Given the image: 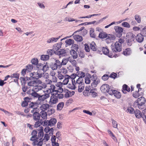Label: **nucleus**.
<instances>
[{
	"instance_id": "nucleus-31",
	"label": "nucleus",
	"mask_w": 146,
	"mask_h": 146,
	"mask_svg": "<svg viewBox=\"0 0 146 146\" xmlns=\"http://www.w3.org/2000/svg\"><path fill=\"white\" fill-rule=\"evenodd\" d=\"M69 77H70V76L68 75H65L64 76V79L63 80L62 82L63 85H65L67 84L69 82Z\"/></svg>"
},
{
	"instance_id": "nucleus-26",
	"label": "nucleus",
	"mask_w": 146,
	"mask_h": 146,
	"mask_svg": "<svg viewBox=\"0 0 146 146\" xmlns=\"http://www.w3.org/2000/svg\"><path fill=\"white\" fill-rule=\"evenodd\" d=\"M70 53L73 59H76L77 58L78 56V54L75 50L73 49H71L70 50Z\"/></svg>"
},
{
	"instance_id": "nucleus-43",
	"label": "nucleus",
	"mask_w": 146,
	"mask_h": 146,
	"mask_svg": "<svg viewBox=\"0 0 146 146\" xmlns=\"http://www.w3.org/2000/svg\"><path fill=\"white\" fill-rule=\"evenodd\" d=\"M84 84L79 85L78 86V92H81L84 90Z\"/></svg>"
},
{
	"instance_id": "nucleus-20",
	"label": "nucleus",
	"mask_w": 146,
	"mask_h": 146,
	"mask_svg": "<svg viewBox=\"0 0 146 146\" xmlns=\"http://www.w3.org/2000/svg\"><path fill=\"white\" fill-rule=\"evenodd\" d=\"M132 53V50L130 48H127L124 50L123 54L125 56H129Z\"/></svg>"
},
{
	"instance_id": "nucleus-54",
	"label": "nucleus",
	"mask_w": 146,
	"mask_h": 146,
	"mask_svg": "<svg viewBox=\"0 0 146 146\" xmlns=\"http://www.w3.org/2000/svg\"><path fill=\"white\" fill-rule=\"evenodd\" d=\"M49 120H45L44 121H42V125L43 126H46L48 127L49 126Z\"/></svg>"
},
{
	"instance_id": "nucleus-57",
	"label": "nucleus",
	"mask_w": 146,
	"mask_h": 146,
	"mask_svg": "<svg viewBox=\"0 0 146 146\" xmlns=\"http://www.w3.org/2000/svg\"><path fill=\"white\" fill-rule=\"evenodd\" d=\"M31 62L32 64H38V60L37 58H36L32 59L31 60Z\"/></svg>"
},
{
	"instance_id": "nucleus-16",
	"label": "nucleus",
	"mask_w": 146,
	"mask_h": 146,
	"mask_svg": "<svg viewBox=\"0 0 146 146\" xmlns=\"http://www.w3.org/2000/svg\"><path fill=\"white\" fill-rule=\"evenodd\" d=\"M116 37L113 35H109L107 37L106 39V41L107 43H110L113 42V40H115Z\"/></svg>"
},
{
	"instance_id": "nucleus-18",
	"label": "nucleus",
	"mask_w": 146,
	"mask_h": 146,
	"mask_svg": "<svg viewBox=\"0 0 146 146\" xmlns=\"http://www.w3.org/2000/svg\"><path fill=\"white\" fill-rule=\"evenodd\" d=\"M40 115L38 112L35 111L33 114V119L35 121H37L40 120Z\"/></svg>"
},
{
	"instance_id": "nucleus-30",
	"label": "nucleus",
	"mask_w": 146,
	"mask_h": 146,
	"mask_svg": "<svg viewBox=\"0 0 146 146\" xmlns=\"http://www.w3.org/2000/svg\"><path fill=\"white\" fill-rule=\"evenodd\" d=\"M98 36L100 38H104L107 37L108 35L106 33L104 32H102L100 33Z\"/></svg>"
},
{
	"instance_id": "nucleus-9",
	"label": "nucleus",
	"mask_w": 146,
	"mask_h": 146,
	"mask_svg": "<svg viewBox=\"0 0 146 146\" xmlns=\"http://www.w3.org/2000/svg\"><path fill=\"white\" fill-rule=\"evenodd\" d=\"M114 29L115 32L119 37L121 36L122 33L123 32V29L121 27L118 26H115L114 27Z\"/></svg>"
},
{
	"instance_id": "nucleus-39",
	"label": "nucleus",
	"mask_w": 146,
	"mask_h": 146,
	"mask_svg": "<svg viewBox=\"0 0 146 146\" xmlns=\"http://www.w3.org/2000/svg\"><path fill=\"white\" fill-rule=\"evenodd\" d=\"M49 57L48 55H42L41 56L40 59L43 60H47L49 59Z\"/></svg>"
},
{
	"instance_id": "nucleus-28",
	"label": "nucleus",
	"mask_w": 146,
	"mask_h": 146,
	"mask_svg": "<svg viewBox=\"0 0 146 146\" xmlns=\"http://www.w3.org/2000/svg\"><path fill=\"white\" fill-rule=\"evenodd\" d=\"M36 138L37 137H35L33 136H32L30 139L31 141H33L32 144L34 146H36V145L37 142H38V139Z\"/></svg>"
},
{
	"instance_id": "nucleus-13",
	"label": "nucleus",
	"mask_w": 146,
	"mask_h": 146,
	"mask_svg": "<svg viewBox=\"0 0 146 146\" xmlns=\"http://www.w3.org/2000/svg\"><path fill=\"white\" fill-rule=\"evenodd\" d=\"M102 51L103 53L108 56L112 58L113 57L112 54L111 53H109V49L107 47H103L102 48Z\"/></svg>"
},
{
	"instance_id": "nucleus-14",
	"label": "nucleus",
	"mask_w": 146,
	"mask_h": 146,
	"mask_svg": "<svg viewBox=\"0 0 146 146\" xmlns=\"http://www.w3.org/2000/svg\"><path fill=\"white\" fill-rule=\"evenodd\" d=\"M145 102L146 100L145 98L143 97H141L138 98L137 100L134 103L144 105L145 103Z\"/></svg>"
},
{
	"instance_id": "nucleus-61",
	"label": "nucleus",
	"mask_w": 146,
	"mask_h": 146,
	"mask_svg": "<svg viewBox=\"0 0 146 146\" xmlns=\"http://www.w3.org/2000/svg\"><path fill=\"white\" fill-rule=\"evenodd\" d=\"M117 74L116 73L113 72L109 76V77L115 79L117 77Z\"/></svg>"
},
{
	"instance_id": "nucleus-56",
	"label": "nucleus",
	"mask_w": 146,
	"mask_h": 146,
	"mask_svg": "<svg viewBox=\"0 0 146 146\" xmlns=\"http://www.w3.org/2000/svg\"><path fill=\"white\" fill-rule=\"evenodd\" d=\"M72 49H73L74 50H75L77 51L78 49V45L76 44H73L72 45Z\"/></svg>"
},
{
	"instance_id": "nucleus-41",
	"label": "nucleus",
	"mask_w": 146,
	"mask_h": 146,
	"mask_svg": "<svg viewBox=\"0 0 146 146\" xmlns=\"http://www.w3.org/2000/svg\"><path fill=\"white\" fill-rule=\"evenodd\" d=\"M76 82L79 85H82V84H84L83 79H82L81 77L79 78L76 80Z\"/></svg>"
},
{
	"instance_id": "nucleus-4",
	"label": "nucleus",
	"mask_w": 146,
	"mask_h": 146,
	"mask_svg": "<svg viewBox=\"0 0 146 146\" xmlns=\"http://www.w3.org/2000/svg\"><path fill=\"white\" fill-rule=\"evenodd\" d=\"M41 84V85H36L34 87H33L32 91L38 92L42 89L45 88L46 87V85L45 83H43Z\"/></svg>"
},
{
	"instance_id": "nucleus-60",
	"label": "nucleus",
	"mask_w": 146,
	"mask_h": 146,
	"mask_svg": "<svg viewBox=\"0 0 146 146\" xmlns=\"http://www.w3.org/2000/svg\"><path fill=\"white\" fill-rule=\"evenodd\" d=\"M50 138V136L48 135V134H46L45 135L43 139H42L43 140H44V141H46L48 140Z\"/></svg>"
},
{
	"instance_id": "nucleus-47",
	"label": "nucleus",
	"mask_w": 146,
	"mask_h": 146,
	"mask_svg": "<svg viewBox=\"0 0 146 146\" xmlns=\"http://www.w3.org/2000/svg\"><path fill=\"white\" fill-rule=\"evenodd\" d=\"M64 92L66 93L64 94V97L66 98H67L71 97L70 94H69L68 92V90L67 89H64Z\"/></svg>"
},
{
	"instance_id": "nucleus-40",
	"label": "nucleus",
	"mask_w": 146,
	"mask_h": 146,
	"mask_svg": "<svg viewBox=\"0 0 146 146\" xmlns=\"http://www.w3.org/2000/svg\"><path fill=\"white\" fill-rule=\"evenodd\" d=\"M85 76V73L84 72L81 71L78 72L77 76L78 77H81V78L83 79V78Z\"/></svg>"
},
{
	"instance_id": "nucleus-12",
	"label": "nucleus",
	"mask_w": 146,
	"mask_h": 146,
	"mask_svg": "<svg viewBox=\"0 0 146 146\" xmlns=\"http://www.w3.org/2000/svg\"><path fill=\"white\" fill-rule=\"evenodd\" d=\"M135 38V36L133 35L131 36L128 37V39L127 40V44L129 46H131L132 44L134 42V40Z\"/></svg>"
},
{
	"instance_id": "nucleus-58",
	"label": "nucleus",
	"mask_w": 146,
	"mask_h": 146,
	"mask_svg": "<svg viewBox=\"0 0 146 146\" xmlns=\"http://www.w3.org/2000/svg\"><path fill=\"white\" fill-rule=\"evenodd\" d=\"M68 61H69L70 62L72 63V64H76V61L74 60L73 58L72 59L71 57H70L68 58Z\"/></svg>"
},
{
	"instance_id": "nucleus-25",
	"label": "nucleus",
	"mask_w": 146,
	"mask_h": 146,
	"mask_svg": "<svg viewBox=\"0 0 146 146\" xmlns=\"http://www.w3.org/2000/svg\"><path fill=\"white\" fill-rule=\"evenodd\" d=\"M135 117L138 118H140L142 117L143 114H142L141 112L139 110H136L134 111Z\"/></svg>"
},
{
	"instance_id": "nucleus-7",
	"label": "nucleus",
	"mask_w": 146,
	"mask_h": 146,
	"mask_svg": "<svg viewBox=\"0 0 146 146\" xmlns=\"http://www.w3.org/2000/svg\"><path fill=\"white\" fill-rule=\"evenodd\" d=\"M49 90H46V92H47V93H45L44 94L41 95H40V98H39L40 104L41 102H43L44 100L48 98L50 96V93L51 92V90H49L50 92L48 93Z\"/></svg>"
},
{
	"instance_id": "nucleus-6",
	"label": "nucleus",
	"mask_w": 146,
	"mask_h": 146,
	"mask_svg": "<svg viewBox=\"0 0 146 146\" xmlns=\"http://www.w3.org/2000/svg\"><path fill=\"white\" fill-rule=\"evenodd\" d=\"M40 104V103L37 102H31L29 105V108H32L33 109L31 111V113H34L35 111V110H36L37 109V107H38V105Z\"/></svg>"
},
{
	"instance_id": "nucleus-1",
	"label": "nucleus",
	"mask_w": 146,
	"mask_h": 146,
	"mask_svg": "<svg viewBox=\"0 0 146 146\" xmlns=\"http://www.w3.org/2000/svg\"><path fill=\"white\" fill-rule=\"evenodd\" d=\"M124 41L123 38H119L118 41L113 43L111 46L112 51L114 52L121 51L122 48V44Z\"/></svg>"
},
{
	"instance_id": "nucleus-42",
	"label": "nucleus",
	"mask_w": 146,
	"mask_h": 146,
	"mask_svg": "<svg viewBox=\"0 0 146 146\" xmlns=\"http://www.w3.org/2000/svg\"><path fill=\"white\" fill-rule=\"evenodd\" d=\"M90 36L94 38L96 37V35L94 33V29L93 28H91L90 31Z\"/></svg>"
},
{
	"instance_id": "nucleus-15",
	"label": "nucleus",
	"mask_w": 146,
	"mask_h": 146,
	"mask_svg": "<svg viewBox=\"0 0 146 146\" xmlns=\"http://www.w3.org/2000/svg\"><path fill=\"white\" fill-rule=\"evenodd\" d=\"M33 64H28L26 67V69L27 70V71L29 72L31 71L33 68H35V66H34L32 65ZM41 64H33L34 66H36V68H38L39 66H41Z\"/></svg>"
},
{
	"instance_id": "nucleus-46",
	"label": "nucleus",
	"mask_w": 146,
	"mask_h": 146,
	"mask_svg": "<svg viewBox=\"0 0 146 146\" xmlns=\"http://www.w3.org/2000/svg\"><path fill=\"white\" fill-rule=\"evenodd\" d=\"M68 88L71 90H75L76 88V86L73 84H69L67 86Z\"/></svg>"
},
{
	"instance_id": "nucleus-2",
	"label": "nucleus",
	"mask_w": 146,
	"mask_h": 146,
	"mask_svg": "<svg viewBox=\"0 0 146 146\" xmlns=\"http://www.w3.org/2000/svg\"><path fill=\"white\" fill-rule=\"evenodd\" d=\"M42 71L41 69H39L37 72L31 73L30 74L31 78L35 80H39V79L42 77V74L41 72Z\"/></svg>"
},
{
	"instance_id": "nucleus-23",
	"label": "nucleus",
	"mask_w": 146,
	"mask_h": 146,
	"mask_svg": "<svg viewBox=\"0 0 146 146\" xmlns=\"http://www.w3.org/2000/svg\"><path fill=\"white\" fill-rule=\"evenodd\" d=\"M62 44V42H60L54 45L53 47V49L56 52L61 48Z\"/></svg>"
},
{
	"instance_id": "nucleus-11",
	"label": "nucleus",
	"mask_w": 146,
	"mask_h": 146,
	"mask_svg": "<svg viewBox=\"0 0 146 146\" xmlns=\"http://www.w3.org/2000/svg\"><path fill=\"white\" fill-rule=\"evenodd\" d=\"M110 95H112L113 94L117 98L119 99L121 97L120 93L117 90H112L111 91H110Z\"/></svg>"
},
{
	"instance_id": "nucleus-10",
	"label": "nucleus",
	"mask_w": 146,
	"mask_h": 146,
	"mask_svg": "<svg viewBox=\"0 0 146 146\" xmlns=\"http://www.w3.org/2000/svg\"><path fill=\"white\" fill-rule=\"evenodd\" d=\"M52 96L50 97V99L49 101V103L50 104H56L58 101L57 98L55 97L54 94H51Z\"/></svg>"
},
{
	"instance_id": "nucleus-44",
	"label": "nucleus",
	"mask_w": 146,
	"mask_h": 146,
	"mask_svg": "<svg viewBox=\"0 0 146 146\" xmlns=\"http://www.w3.org/2000/svg\"><path fill=\"white\" fill-rule=\"evenodd\" d=\"M20 80L22 84V85H25L26 83V81L25 78L20 77Z\"/></svg>"
},
{
	"instance_id": "nucleus-21",
	"label": "nucleus",
	"mask_w": 146,
	"mask_h": 146,
	"mask_svg": "<svg viewBox=\"0 0 146 146\" xmlns=\"http://www.w3.org/2000/svg\"><path fill=\"white\" fill-rule=\"evenodd\" d=\"M135 38L137 41L139 43L141 42L144 40V37L141 33L138 34Z\"/></svg>"
},
{
	"instance_id": "nucleus-22",
	"label": "nucleus",
	"mask_w": 146,
	"mask_h": 146,
	"mask_svg": "<svg viewBox=\"0 0 146 146\" xmlns=\"http://www.w3.org/2000/svg\"><path fill=\"white\" fill-rule=\"evenodd\" d=\"M54 130L53 128H50L48 127H46L44 129L45 132L46 133L49 132V134L50 136L53 135V134Z\"/></svg>"
},
{
	"instance_id": "nucleus-49",
	"label": "nucleus",
	"mask_w": 146,
	"mask_h": 146,
	"mask_svg": "<svg viewBox=\"0 0 146 146\" xmlns=\"http://www.w3.org/2000/svg\"><path fill=\"white\" fill-rule=\"evenodd\" d=\"M65 42L66 44L69 45H71L72 44H73L74 42V40L72 39H69L67 40Z\"/></svg>"
},
{
	"instance_id": "nucleus-17",
	"label": "nucleus",
	"mask_w": 146,
	"mask_h": 146,
	"mask_svg": "<svg viewBox=\"0 0 146 146\" xmlns=\"http://www.w3.org/2000/svg\"><path fill=\"white\" fill-rule=\"evenodd\" d=\"M31 94V96L37 99V101L36 102H40L39 98H40V95L37 93V92L33 91Z\"/></svg>"
},
{
	"instance_id": "nucleus-19",
	"label": "nucleus",
	"mask_w": 146,
	"mask_h": 146,
	"mask_svg": "<svg viewBox=\"0 0 146 146\" xmlns=\"http://www.w3.org/2000/svg\"><path fill=\"white\" fill-rule=\"evenodd\" d=\"M77 31L74 32L72 35H73V37L74 39L76 41L78 42H81L83 40V38L82 36L78 35H75L74 34L77 32Z\"/></svg>"
},
{
	"instance_id": "nucleus-51",
	"label": "nucleus",
	"mask_w": 146,
	"mask_h": 146,
	"mask_svg": "<svg viewBox=\"0 0 146 146\" xmlns=\"http://www.w3.org/2000/svg\"><path fill=\"white\" fill-rule=\"evenodd\" d=\"M19 75L20 74L19 73H14L11 75V77L12 78H16L19 79Z\"/></svg>"
},
{
	"instance_id": "nucleus-48",
	"label": "nucleus",
	"mask_w": 146,
	"mask_h": 146,
	"mask_svg": "<svg viewBox=\"0 0 146 146\" xmlns=\"http://www.w3.org/2000/svg\"><path fill=\"white\" fill-rule=\"evenodd\" d=\"M49 105L47 104H43L42 106V109L44 110H47L49 109Z\"/></svg>"
},
{
	"instance_id": "nucleus-35",
	"label": "nucleus",
	"mask_w": 146,
	"mask_h": 146,
	"mask_svg": "<svg viewBox=\"0 0 146 146\" xmlns=\"http://www.w3.org/2000/svg\"><path fill=\"white\" fill-rule=\"evenodd\" d=\"M91 49L93 51H96L97 50L96 45L94 42H92L90 44Z\"/></svg>"
},
{
	"instance_id": "nucleus-45",
	"label": "nucleus",
	"mask_w": 146,
	"mask_h": 146,
	"mask_svg": "<svg viewBox=\"0 0 146 146\" xmlns=\"http://www.w3.org/2000/svg\"><path fill=\"white\" fill-rule=\"evenodd\" d=\"M56 53V52L54 50L52 49H49L47 51V54L49 55H52L54 54L55 53Z\"/></svg>"
},
{
	"instance_id": "nucleus-36",
	"label": "nucleus",
	"mask_w": 146,
	"mask_h": 146,
	"mask_svg": "<svg viewBox=\"0 0 146 146\" xmlns=\"http://www.w3.org/2000/svg\"><path fill=\"white\" fill-rule=\"evenodd\" d=\"M55 97L57 98V99H62L64 97L63 94L61 93H58V92H56V93H53Z\"/></svg>"
},
{
	"instance_id": "nucleus-33",
	"label": "nucleus",
	"mask_w": 146,
	"mask_h": 146,
	"mask_svg": "<svg viewBox=\"0 0 146 146\" xmlns=\"http://www.w3.org/2000/svg\"><path fill=\"white\" fill-rule=\"evenodd\" d=\"M81 32V34L83 36L85 35L87 33V31L84 29V27H82L80 29H79L77 31V32H80L82 31Z\"/></svg>"
},
{
	"instance_id": "nucleus-38",
	"label": "nucleus",
	"mask_w": 146,
	"mask_h": 146,
	"mask_svg": "<svg viewBox=\"0 0 146 146\" xmlns=\"http://www.w3.org/2000/svg\"><path fill=\"white\" fill-rule=\"evenodd\" d=\"M35 124L34 125V127H37L40 126L41 125H42V120L40 119V120L36 121Z\"/></svg>"
},
{
	"instance_id": "nucleus-8",
	"label": "nucleus",
	"mask_w": 146,
	"mask_h": 146,
	"mask_svg": "<svg viewBox=\"0 0 146 146\" xmlns=\"http://www.w3.org/2000/svg\"><path fill=\"white\" fill-rule=\"evenodd\" d=\"M38 131V135L37 137V138L38 139H39L40 141H43L42 140V138L44 136V132H43V129L42 127H40L39 128Z\"/></svg>"
},
{
	"instance_id": "nucleus-52",
	"label": "nucleus",
	"mask_w": 146,
	"mask_h": 146,
	"mask_svg": "<svg viewBox=\"0 0 146 146\" xmlns=\"http://www.w3.org/2000/svg\"><path fill=\"white\" fill-rule=\"evenodd\" d=\"M109 77V75L108 74H104L102 78V79L104 81H105L107 80Z\"/></svg>"
},
{
	"instance_id": "nucleus-53",
	"label": "nucleus",
	"mask_w": 146,
	"mask_h": 146,
	"mask_svg": "<svg viewBox=\"0 0 146 146\" xmlns=\"http://www.w3.org/2000/svg\"><path fill=\"white\" fill-rule=\"evenodd\" d=\"M121 25L122 26L125 27L129 28L130 27V25L127 22H123Z\"/></svg>"
},
{
	"instance_id": "nucleus-55",
	"label": "nucleus",
	"mask_w": 146,
	"mask_h": 146,
	"mask_svg": "<svg viewBox=\"0 0 146 146\" xmlns=\"http://www.w3.org/2000/svg\"><path fill=\"white\" fill-rule=\"evenodd\" d=\"M48 114L49 115H52L55 112V110L53 108L51 109H48Z\"/></svg>"
},
{
	"instance_id": "nucleus-62",
	"label": "nucleus",
	"mask_w": 146,
	"mask_h": 146,
	"mask_svg": "<svg viewBox=\"0 0 146 146\" xmlns=\"http://www.w3.org/2000/svg\"><path fill=\"white\" fill-rule=\"evenodd\" d=\"M83 93L85 96H89L90 95V92L85 90L83 92Z\"/></svg>"
},
{
	"instance_id": "nucleus-29",
	"label": "nucleus",
	"mask_w": 146,
	"mask_h": 146,
	"mask_svg": "<svg viewBox=\"0 0 146 146\" xmlns=\"http://www.w3.org/2000/svg\"><path fill=\"white\" fill-rule=\"evenodd\" d=\"M49 125L50 127L54 125L57 122L56 119L54 118H52L49 120Z\"/></svg>"
},
{
	"instance_id": "nucleus-27",
	"label": "nucleus",
	"mask_w": 146,
	"mask_h": 146,
	"mask_svg": "<svg viewBox=\"0 0 146 146\" xmlns=\"http://www.w3.org/2000/svg\"><path fill=\"white\" fill-rule=\"evenodd\" d=\"M93 80V81L91 84V86L92 88L96 87L97 85L100 82V80L99 79Z\"/></svg>"
},
{
	"instance_id": "nucleus-37",
	"label": "nucleus",
	"mask_w": 146,
	"mask_h": 146,
	"mask_svg": "<svg viewBox=\"0 0 146 146\" xmlns=\"http://www.w3.org/2000/svg\"><path fill=\"white\" fill-rule=\"evenodd\" d=\"M41 117L43 119H45L47 118V113L44 111H42L40 112V114Z\"/></svg>"
},
{
	"instance_id": "nucleus-64",
	"label": "nucleus",
	"mask_w": 146,
	"mask_h": 146,
	"mask_svg": "<svg viewBox=\"0 0 146 146\" xmlns=\"http://www.w3.org/2000/svg\"><path fill=\"white\" fill-rule=\"evenodd\" d=\"M48 69V66L47 64H45V65L43 67L42 70L43 72H44L47 71Z\"/></svg>"
},
{
	"instance_id": "nucleus-3",
	"label": "nucleus",
	"mask_w": 146,
	"mask_h": 146,
	"mask_svg": "<svg viewBox=\"0 0 146 146\" xmlns=\"http://www.w3.org/2000/svg\"><path fill=\"white\" fill-rule=\"evenodd\" d=\"M101 92L104 93H108L110 95V91H111L112 89L110 88V86L108 84H103L100 87Z\"/></svg>"
},
{
	"instance_id": "nucleus-59",
	"label": "nucleus",
	"mask_w": 146,
	"mask_h": 146,
	"mask_svg": "<svg viewBox=\"0 0 146 146\" xmlns=\"http://www.w3.org/2000/svg\"><path fill=\"white\" fill-rule=\"evenodd\" d=\"M134 109L131 107H129L127 109L128 111L130 113H133L134 111Z\"/></svg>"
},
{
	"instance_id": "nucleus-63",
	"label": "nucleus",
	"mask_w": 146,
	"mask_h": 146,
	"mask_svg": "<svg viewBox=\"0 0 146 146\" xmlns=\"http://www.w3.org/2000/svg\"><path fill=\"white\" fill-rule=\"evenodd\" d=\"M42 77H43L45 78H48L49 77V74L47 73H46L45 72L42 73Z\"/></svg>"
},
{
	"instance_id": "nucleus-34",
	"label": "nucleus",
	"mask_w": 146,
	"mask_h": 146,
	"mask_svg": "<svg viewBox=\"0 0 146 146\" xmlns=\"http://www.w3.org/2000/svg\"><path fill=\"white\" fill-rule=\"evenodd\" d=\"M64 105V103L63 102L59 103L57 106V110H61Z\"/></svg>"
},
{
	"instance_id": "nucleus-24",
	"label": "nucleus",
	"mask_w": 146,
	"mask_h": 146,
	"mask_svg": "<svg viewBox=\"0 0 146 146\" xmlns=\"http://www.w3.org/2000/svg\"><path fill=\"white\" fill-rule=\"evenodd\" d=\"M56 53L60 57L61 56H65L66 55V50L64 49H60Z\"/></svg>"
},
{
	"instance_id": "nucleus-5",
	"label": "nucleus",
	"mask_w": 146,
	"mask_h": 146,
	"mask_svg": "<svg viewBox=\"0 0 146 146\" xmlns=\"http://www.w3.org/2000/svg\"><path fill=\"white\" fill-rule=\"evenodd\" d=\"M42 83V82L40 80H35L34 79L28 82L27 85L29 86L34 87L36 85H40Z\"/></svg>"
},
{
	"instance_id": "nucleus-50",
	"label": "nucleus",
	"mask_w": 146,
	"mask_h": 146,
	"mask_svg": "<svg viewBox=\"0 0 146 146\" xmlns=\"http://www.w3.org/2000/svg\"><path fill=\"white\" fill-rule=\"evenodd\" d=\"M135 18L138 23H140L141 22V18L139 15H135Z\"/></svg>"
},
{
	"instance_id": "nucleus-32",
	"label": "nucleus",
	"mask_w": 146,
	"mask_h": 146,
	"mask_svg": "<svg viewBox=\"0 0 146 146\" xmlns=\"http://www.w3.org/2000/svg\"><path fill=\"white\" fill-rule=\"evenodd\" d=\"M60 37V36H59L58 38L52 37L49 39L47 41V42L48 43H50L53 42H56L58 40Z\"/></svg>"
}]
</instances>
